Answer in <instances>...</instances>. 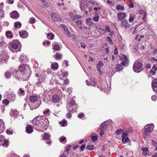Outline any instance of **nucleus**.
<instances>
[{
	"label": "nucleus",
	"mask_w": 157,
	"mask_h": 157,
	"mask_svg": "<svg viewBox=\"0 0 157 157\" xmlns=\"http://www.w3.org/2000/svg\"><path fill=\"white\" fill-rule=\"evenodd\" d=\"M48 120L45 118L40 119L39 121L34 119L33 121L34 128L38 130L42 127L48 126Z\"/></svg>",
	"instance_id": "obj_1"
},
{
	"label": "nucleus",
	"mask_w": 157,
	"mask_h": 157,
	"mask_svg": "<svg viewBox=\"0 0 157 157\" xmlns=\"http://www.w3.org/2000/svg\"><path fill=\"white\" fill-rule=\"evenodd\" d=\"M38 99V97L36 96H31L30 97V103L29 105L31 109H36L39 106L40 102L37 101Z\"/></svg>",
	"instance_id": "obj_2"
},
{
	"label": "nucleus",
	"mask_w": 157,
	"mask_h": 157,
	"mask_svg": "<svg viewBox=\"0 0 157 157\" xmlns=\"http://www.w3.org/2000/svg\"><path fill=\"white\" fill-rule=\"evenodd\" d=\"M71 100V101L67 104V109L69 112L73 113L77 112L78 106L72 99Z\"/></svg>",
	"instance_id": "obj_3"
},
{
	"label": "nucleus",
	"mask_w": 157,
	"mask_h": 157,
	"mask_svg": "<svg viewBox=\"0 0 157 157\" xmlns=\"http://www.w3.org/2000/svg\"><path fill=\"white\" fill-rule=\"evenodd\" d=\"M154 125L152 124H148L144 127V138H145V137L148 136L151 132L153 130Z\"/></svg>",
	"instance_id": "obj_4"
},
{
	"label": "nucleus",
	"mask_w": 157,
	"mask_h": 157,
	"mask_svg": "<svg viewBox=\"0 0 157 157\" xmlns=\"http://www.w3.org/2000/svg\"><path fill=\"white\" fill-rule=\"evenodd\" d=\"M5 52L4 50L0 51V64L6 63L9 59V56Z\"/></svg>",
	"instance_id": "obj_5"
},
{
	"label": "nucleus",
	"mask_w": 157,
	"mask_h": 157,
	"mask_svg": "<svg viewBox=\"0 0 157 157\" xmlns=\"http://www.w3.org/2000/svg\"><path fill=\"white\" fill-rule=\"evenodd\" d=\"M10 48H12L13 49H20L21 48V44L17 40H13L10 42L9 45Z\"/></svg>",
	"instance_id": "obj_6"
},
{
	"label": "nucleus",
	"mask_w": 157,
	"mask_h": 157,
	"mask_svg": "<svg viewBox=\"0 0 157 157\" xmlns=\"http://www.w3.org/2000/svg\"><path fill=\"white\" fill-rule=\"evenodd\" d=\"M133 70L136 73L140 72L142 70V64L140 62L136 61L134 63L133 66Z\"/></svg>",
	"instance_id": "obj_7"
},
{
	"label": "nucleus",
	"mask_w": 157,
	"mask_h": 157,
	"mask_svg": "<svg viewBox=\"0 0 157 157\" xmlns=\"http://www.w3.org/2000/svg\"><path fill=\"white\" fill-rule=\"evenodd\" d=\"M113 123L112 121L111 120H109L107 121H105L102 123L100 128L101 130H104L107 128V126L110 125Z\"/></svg>",
	"instance_id": "obj_8"
},
{
	"label": "nucleus",
	"mask_w": 157,
	"mask_h": 157,
	"mask_svg": "<svg viewBox=\"0 0 157 157\" xmlns=\"http://www.w3.org/2000/svg\"><path fill=\"white\" fill-rule=\"evenodd\" d=\"M28 68L26 69L27 73L24 74L22 75V77L24 79V80H27L29 79V77L31 74V71L29 68V66H27Z\"/></svg>",
	"instance_id": "obj_9"
},
{
	"label": "nucleus",
	"mask_w": 157,
	"mask_h": 157,
	"mask_svg": "<svg viewBox=\"0 0 157 157\" xmlns=\"http://www.w3.org/2000/svg\"><path fill=\"white\" fill-rule=\"evenodd\" d=\"M121 59L122 62L121 63V64L122 66H127L128 62L127 58L126 56L123 55L121 57Z\"/></svg>",
	"instance_id": "obj_10"
},
{
	"label": "nucleus",
	"mask_w": 157,
	"mask_h": 157,
	"mask_svg": "<svg viewBox=\"0 0 157 157\" xmlns=\"http://www.w3.org/2000/svg\"><path fill=\"white\" fill-rule=\"evenodd\" d=\"M51 15L52 19L55 21H57L61 19L60 17L58 14L53 13H52Z\"/></svg>",
	"instance_id": "obj_11"
},
{
	"label": "nucleus",
	"mask_w": 157,
	"mask_h": 157,
	"mask_svg": "<svg viewBox=\"0 0 157 157\" xmlns=\"http://www.w3.org/2000/svg\"><path fill=\"white\" fill-rule=\"evenodd\" d=\"M80 8L81 10L83 11L87 8V4L85 0H82L80 2Z\"/></svg>",
	"instance_id": "obj_12"
},
{
	"label": "nucleus",
	"mask_w": 157,
	"mask_h": 157,
	"mask_svg": "<svg viewBox=\"0 0 157 157\" xmlns=\"http://www.w3.org/2000/svg\"><path fill=\"white\" fill-rule=\"evenodd\" d=\"M10 17L12 18H17L19 16V13L17 11H13L10 13Z\"/></svg>",
	"instance_id": "obj_13"
},
{
	"label": "nucleus",
	"mask_w": 157,
	"mask_h": 157,
	"mask_svg": "<svg viewBox=\"0 0 157 157\" xmlns=\"http://www.w3.org/2000/svg\"><path fill=\"white\" fill-rule=\"evenodd\" d=\"M52 99L53 102L57 103L60 101V96L57 95H55L52 97Z\"/></svg>",
	"instance_id": "obj_14"
},
{
	"label": "nucleus",
	"mask_w": 157,
	"mask_h": 157,
	"mask_svg": "<svg viewBox=\"0 0 157 157\" xmlns=\"http://www.w3.org/2000/svg\"><path fill=\"white\" fill-rule=\"evenodd\" d=\"M152 87L154 91H157V89L155 88L157 87V79L153 80L152 82Z\"/></svg>",
	"instance_id": "obj_15"
},
{
	"label": "nucleus",
	"mask_w": 157,
	"mask_h": 157,
	"mask_svg": "<svg viewBox=\"0 0 157 157\" xmlns=\"http://www.w3.org/2000/svg\"><path fill=\"white\" fill-rule=\"evenodd\" d=\"M121 26L122 27H125L126 28L129 27V25L128 23V21L127 20H125L123 21H122L121 22Z\"/></svg>",
	"instance_id": "obj_16"
},
{
	"label": "nucleus",
	"mask_w": 157,
	"mask_h": 157,
	"mask_svg": "<svg viewBox=\"0 0 157 157\" xmlns=\"http://www.w3.org/2000/svg\"><path fill=\"white\" fill-rule=\"evenodd\" d=\"M26 130L27 133H31L33 131V127L30 125H28L26 127Z\"/></svg>",
	"instance_id": "obj_17"
},
{
	"label": "nucleus",
	"mask_w": 157,
	"mask_h": 157,
	"mask_svg": "<svg viewBox=\"0 0 157 157\" xmlns=\"http://www.w3.org/2000/svg\"><path fill=\"white\" fill-rule=\"evenodd\" d=\"M59 67L58 64L56 62H53L52 63L51 65V69L53 70H57Z\"/></svg>",
	"instance_id": "obj_18"
},
{
	"label": "nucleus",
	"mask_w": 157,
	"mask_h": 157,
	"mask_svg": "<svg viewBox=\"0 0 157 157\" xmlns=\"http://www.w3.org/2000/svg\"><path fill=\"white\" fill-rule=\"evenodd\" d=\"M19 59L21 62L24 61L27 62L28 61V58L26 56L24 55H21L19 58Z\"/></svg>",
	"instance_id": "obj_19"
},
{
	"label": "nucleus",
	"mask_w": 157,
	"mask_h": 157,
	"mask_svg": "<svg viewBox=\"0 0 157 157\" xmlns=\"http://www.w3.org/2000/svg\"><path fill=\"white\" fill-rule=\"evenodd\" d=\"M141 150L143 151V154L144 155L147 156L149 155V151L148 150V148L147 147H143L142 148Z\"/></svg>",
	"instance_id": "obj_20"
},
{
	"label": "nucleus",
	"mask_w": 157,
	"mask_h": 157,
	"mask_svg": "<svg viewBox=\"0 0 157 157\" xmlns=\"http://www.w3.org/2000/svg\"><path fill=\"white\" fill-rule=\"evenodd\" d=\"M27 66H28L27 65H25L24 64H21L19 66L18 69L20 72L24 71L25 69L28 68Z\"/></svg>",
	"instance_id": "obj_21"
},
{
	"label": "nucleus",
	"mask_w": 157,
	"mask_h": 157,
	"mask_svg": "<svg viewBox=\"0 0 157 157\" xmlns=\"http://www.w3.org/2000/svg\"><path fill=\"white\" fill-rule=\"evenodd\" d=\"M53 57L56 59L57 60L60 59L62 57V55L59 53H56Z\"/></svg>",
	"instance_id": "obj_22"
},
{
	"label": "nucleus",
	"mask_w": 157,
	"mask_h": 157,
	"mask_svg": "<svg viewBox=\"0 0 157 157\" xmlns=\"http://www.w3.org/2000/svg\"><path fill=\"white\" fill-rule=\"evenodd\" d=\"M0 41V47L1 48H5L7 46V44L3 41V38H2Z\"/></svg>",
	"instance_id": "obj_23"
},
{
	"label": "nucleus",
	"mask_w": 157,
	"mask_h": 157,
	"mask_svg": "<svg viewBox=\"0 0 157 157\" xmlns=\"http://www.w3.org/2000/svg\"><path fill=\"white\" fill-rule=\"evenodd\" d=\"M126 16L125 14L124 13L122 12L119 13L117 15L118 18L121 20H122Z\"/></svg>",
	"instance_id": "obj_24"
},
{
	"label": "nucleus",
	"mask_w": 157,
	"mask_h": 157,
	"mask_svg": "<svg viewBox=\"0 0 157 157\" xmlns=\"http://www.w3.org/2000/svg\"><path fill=\"white\" fill-rule=\"evenodd\" d=\"M20 36L23 38H25L26 37L27 33L25 31H21L19 32Z\"/></svg>",
	"instance_id": "obj_25"
},
{
	"label": "nucleus",
	"mask_w": 157,
	"mask_h": 157,
	"mask_svg": "<svg viewBox=\"0 0 157 157\" xmlns=\"http://www.w3.org/2000/svg\"><path fill=\"white\" fill-rule=\"evenodd\" d=\"M50 136V135L47 133L44 134L42 136V138L44 140H48Z\"/></svg>",
	"instance_id": "obj_26"
},
{
	"label": "nucleus",
	"mask_w": 157,
	"mask_h": 157,
	"mask_svg": "<svg viewBox=\"0 0 157 157\" xmlns=\"http://www.w3.org/2000/svg\"><path fill=\"white\" fill-rule=\"evenodd\" d=\"M6 37L8 38H12L13 37V35L11 34V31H8L6 33Z\"/></svg>",
	"instance_id": "obj_27"
},
{
	"label": "nucleus",
	"mask_w": 157,
	"mask_h": 157,
	"mask_svg": "<svg viewBox=\"0 0 157 157\" xmlns=\"http://www.w3.org/2000/svg\"><path fill=\"white\" fill-rule=\"evenodd\" d=\"M18 94L20 96H24L25 94V92L22 88H20L19 89Z\"/></svg>",
	"instance_id": "obj_28"
},
{
	"label": "nucleus",
	"mask_w": 157,
	"mask_h": 157,
	"mask_svg": "<svg viewBox=\"0 0 157 157\" xmlns=\"http://www.w3.org/2000/svg\"><path fill=\"white\" fill-rule=\"evenodd\" d=\"M86 82L87 85H91L93 86H95V82L94 80H91L90 81V82H89L88 80H86Z\"/></svg>",
	"instance_id": "obj_29"
},
{
	"label": "nucleus",
	"mask_w": 157,
	"mask_h": 157,
	"mask_svg": "<svg viewBox=\"0 0 157 157\" xmlns=\"http://www.w3.org/2000/svg\"><path fill=\"white\" fill-rule=\"evenodd\" d=\"M21 73L20 72L17 71L15 74V77L17 79H20L21 77Z\"/></svg>",
	"instance_id": "obj_30"
},
{
	"label": "nucleus",
	"mask_w": 157,
	"mask_h": 157,
	"mask_svg": "<svg viewBox=\"0 0 157 157\" xmlns=\"http://www.w3.org/2000/svg\"><path fill=\"white\" fill-rule=\"evenodd\" d=\"M9 99L12 101H14L16 99V96L13 93L9 96Z\"/></svg>",
	"instance_id": "obj_31"
},
{
	"label": "nucleus",
	"mask_w": 157,
	"mask_h": 157,
	"mask_svg": "<svg viewBox=\"0 0 157 157\" xmlns=\"http://www.w3.org/2000/svg\"><path fill=\"white\" fill-rule=\"evenodd\" d=\"M60 124H61V126H66L67 125V121L65 120H62L60 122H59Z\"/></svg>",
	"instance_id": "obj_32"
},
{
	"label": "nucleus",
	"mask_w": 157,
	"mask_h": 157,
	"mask_svg": "<svg viewBox=\"0 0 157 157\" xmlns=\"http://www.w3.org/2000/svg\"><path fill=\"white\" fill-rule=\"evenodd\" d=\"M91 19V18H89L86 20V23L89 26H91L94 25L93 23L90 21Z\"/></svg>",
	"instance_id": "obj_33"
},
{
	"label": "nucleus",
	"mask_w": 157,
	"mask_h": 157,
	"mask_svg": "<svg viewBox=\"0 0 157 157\" xmlns=\"http://www.w3.org/2000/svg\"><path fill=\"white\" fill-rule=\"evenodd\" d=\"M48 37H49L48 38V39L50 40H52L54 37V34H52L51 33H48L47 34Z\"/></svg>",
	"instance_id": "obj_34"
},
{
	"label": "nucleus",
	"mask_w": 157,
	"mask_h": 157,
	"mask_svg": "<svg viewBox=\"0 0 157 157\" xmlns=\"http://www.w3.org/2000/svg\"><path fill=\"white\" fill-rule=\"evenodd\" d=\"M104 64L101 61H99L97 65V68H100L102 67L103 66Z\"/></svg>",
	"instance_id": "obj_35"
},
{
	"label": "nucleus",
	"mask_w": 157,
	"mask_h": 157,
	"mask_svg": "<svg viewBox=\"0 0 157 157\" xmlns=\"http://www.w3.org/2000/svg\"><path fill=\"white\" fill-rule=\"evenodd\" d=\"M21 24L20 22H16L14 24V26L16 28H20L21 27Z\"/></svg>",
	"instance_id": "obj_36"
},
{
	"label": "nucleus",
	"mask_w": 157,
	"mask_h": 157,
	"mask_svg": "<svg viewBox=\"0 0 157 157\" xmlns=\"http://www.w3.org/2000/svg\"><path fill=\"white\" fill-rule=\"evenodd\" d=\"M4 141V142L2 144V145L5 147H7L8 145V141L7 140H5Z\"/></svg>",
	"instance_id": "obj_37"
},
{
	"label": "nucleus",
	"mask_w": 157,
	"mask_h": 157,
	"mask_svg": "<svg viewBox=\"0 0 157 157\" xmlns=\"http://www.w3.org/2000/svg\"><path fill=\"white\" fill-rule=\"evenodd\" d=\"M116 67V70L118 71H119L123 69L122 67L120 64L117 65Z\"/></svg>",
	"instance_id": "obj_38"
},
{
	"label": "nucleus",
	"mask_w": 157,
	"mask_h": 157,
	"mask_svg": "<svg viewBox=\"0 0 157 157\" xmlns=\"http://www.w3.org/2000/svg\"><path fill=\"white\" fill-rule=\"evenodd\" d=\"M5 76L7 78H9L11 77V74L9 72H6L5 74Z\"/></svg>",
	"instance_id": "obj_39"
},
{
	"label": "nucleus",
	"mask_w": 157,
	"mask_h": 157,
	"mask_svg": "<svg viewBox=\"0 0 157 157\" xmlns=\"http://www.w3.org/2000/svg\"><path fill=\"white\" fill-rule=\"evenodd\" d=\"M59 141L61 143H63L64 141H65L66 142V138L64 136H61L59 138Z\"/></svg>",
	"instance_id": "obj_40"
},
{
	"label": "nucleus",
	"mask_w": 157,
	"mask_h": 157,
	"mask_svg": "<svg viewBox=\"0 0 157 157\" xmlns=\"http://www.w3.org/2000/svg\"><path fill=\"white\" fill-rule=\"evenodd\" d=\"M60 26L63 29L64 32L67 31L68 30L67 27L65 25L63 24H61Z\"/></svg>",
	"instance_id": "obj_41"
},
{
	"label": "nucleus",
	"mask_w": 157,
	"mask_h": 157,
	"mask_svg": "<svg viewBox=\"0 0 157 157\" xmlns=\"http://www.w3.org/2000/svg\"><path fill=\"white\" fill-rule=\"evenodd\" d=\"M123 132L124 130L123 129H119L116 131V134L118 135L120 134L121 132Z\"/></svg>",
	"instance_id": "obj_42"
},
{
	"label": "nucleus",
	"mask_w": 157,
	"mask_h": 157,
	"mask_svg": "<svg viewBox=\"0 0 157 157\" xmlns=\"http://www.w3.org/2000/svg\"><path fill=\"white\" fill-rule=\"evenodd\" d=\"M117 10H124V7L121 6V5H118L116 7V8Z\"/></svg>",
	"instance_id": "obj_43"
},
{
	"label": "nucleus",
	"mask_w": 157,
	"mask_h": 157,
	"mask_svg": "<svg viewBox=\"0 0 157 157\" xmlns=\"http://www.w3.org/2000/svg\"><path fill=\"white\" fill-rule=\"evenodd\" d=\"M129 139L127 137H126L124 138H122V141L124 143L127 142L129 141Z\"/></svg>",
	"instance_id": "obj_44"
},
{
	"label": "nucleus",
	"mask_w": 157,
	"mask_h": 157,
	"mask_svg": "<svg viewBox=\"0 0 157 157\" xmlns=\"http://www.w3.org/2000/svg\"><path fill=\"white\" fill-rule=\"evenodd\" d=\"M86 148L87 149L90 150H92L93 149V145H87Z\"/></svg>",
	"instance_id": "obj_45"
},
{
	"label": "nucleus",
	"mask_w": 157,
	"mask_h": 157,
	"mask_svg": "<svg viewBox=\"0 0 157 157\" xmlns=\"http://www.w3.org/2000/svg\"><path fill=\"white\" fill-rule=\"evenodd\" d=\"M93 20L96 22H97L99 20V17L98 15H96L93 17Z\"/></svg>",
	"instance_id": "obj_46"
},
{
	"label": "nucleus",
	"mask_w": 157,
	"mask_h": 157,
	"mask_svg": "<svg viewBox=\"0 0 157 157\" xmlns=\"http://www.w3.org/2000/svg\"><path fill=\"white\" fill-rule=\"evenodd\" d=\"M152 69L154 71L153 75H154L156 74V71L157 69V67H156L155 65H154L152 67Z\"/></svg>",
	"instance_id": "obj_47"
},
{
	"label": "nucleus",
	"mask_w": 157,
	"mask_h": 157,
	"mask_svg": "<svg viewBox=\"0 0 157 157\" xmlns=\"http://www.w3.org/2000/svg\"><path fill=\"white\" fill-rule=\"evenodd\" d=\"M82 17V16L78 15H76L75 16L73 17V18H72V19L73 20H75L76 19H78L79 18H81Z\"/></svg>",
	"instance_id": "obj_48"
},
{
	"label": "nucleus",
	"mask_w": 157,
	"mask_h": 157,
	"mask_svg": "<svg viewBox=\"0 0 157 157\" xmlns=\"http://www.w3.org/2000/svg\"><path fill=\"white\" fill-rule=\"evenodd\" d=\"M30 23L31 24H34L35 22V19L34 18H30L29 19Z\"/></svg>",
	"instance_id": "obj_49"
},
{
	"label": "nucleus",
	"mask_w": 157,
	"mask_h": 157,
	"mask_svg": "<svg viewBox=\"0 0 157 157\" xmlns=\"http://www.w3.org/2000/svg\"><path fill=\"white\" fill-rule=\"evenodd\" d=\"M90 137H91L92 140L93 141H96L98 139L97 137L96 136H90Z\"/></svg>",
	"instance_id": "obj_50"
},
{
	"label": "nucleus",
	"mask_w": 157,
	"mask_h": 157,
	"mask_svg": "<svg viewBox=\"0 0 157 157\" xmlns=\"http://www.w3.org/2000/svg\"><path fill=\"white\" fill-rule=\"evenodd\" d=\"M6 133L8 134L11 135L12 134V130L10 129H8L6 130Z\"/></svg>",
	"instance_id": "obj_51"
},
{
	"label": "nucleus",
	"mask_w": 157,
	"mask_h": 157,
	"mask_svg": "<svg viewBox=\"0 0 157 157\" xmlns=\"http://www.w3.org/2000/svg\"><path fill=\"white\" fill-rule=\"evenodd\" d=\"M86 145L85 144H82L81 146L80 147V151H82L85 147Z\"/></svg>",
	"instance_id": "obj_52"
},
{
	"label": "nucleus",
	"mask_w": 157,
	"mask_h": 157,
	"mask_svg": "<svg viewBox=\"0 0 157 157\" xmlns=\"http://www.w3.org/2000/svg\"><path fill=\"white\" fill-rule=\"evenodd\" d=\"M66 35L69 37L70 38L71 37V34L68 30L67 31L65 32Z\"/></svg>",
	"instance_id": "obj_53"
},
{
	"label": "nucleus",
	"mask_w": 157,
	"mask_h": 157,
	"mask_svg": "<svg viewBox=\"0 0 157 157\" xmlns=\"http://www.w3.org/2000/svg\"><path fill=\"white\" fill-rule=\"evenodd\" d=\"M146 16H147V13L146 12L144 13V17H143L142 19L143 21H146Z\"/></svg>",
	"instance_id": "obj_54"
},
{
	"label": "nucleus",
	"mask_w": 157,
	"mask_h": 157,
	"mask_svg": "<svg viewBox=\"0 0 157 157\" xmlns=\"http://www.w3.org/2000/svg\"><path fill=\"white\" fill-rule=\"evenodd\" d=\"M151 98L153 101H155L157 99V97L156 96L153 95L151 96Z\"/></svg>",
	"instance_id": "obj_55"
},
{
	"label": "nucleus",
	"mask_w": 157,
	"mask_h": 157,
	"mask_svg": "<svg viewBox=\"0 0 157 157\" xmlns=\"http://www.w3.org/2000/svg\"><path fill=\"white\" fill-rule=\"evenodd\" d=\"M2 103L3 104H5L6 105L8 104L9 103V101L8 100L6 99L5 100H3L2 101Z\"/></svg>",
	"instance_id": "obj_56"
},
{
	"label": "nucleus",
	"mask_w": 157,
	"mask_h": 157,
	"mask_svg": "<svg viewBox=\"0 0 157 157\" xmlns=\"http://www.w3.org/2000/svg\"><path fill=\"white\" fill-rule=\"evenodd\" d=\"M71 146L70 145H68L66 148L65 151L66 152H68L70 150Z\"/></svg>",
	"instance_id": "obj_57"
},
{
	"label": "nucleus",
	"mask_w": 157,
	"mask_h": 157,
	"mask_svg": "<svg viewBox=\"0 0 157 157\" xmlns=\"http://www.w3.org/2000/svg\"><path fill=\"white\" fill-rule=\"evenodd\" d=\"M97 68L98 71V72L99 74L100 75H101L103 74V72L101 70L100 68Z\"/></svg>",
	"instance_id": "obj_58"
},
{
	"label": "nucleus",
	"mask_w": 157,
	"mask_h": 157,
	"mask_svg": "<svg viewBox=\"0 0 157 157\" xmlns=\"http://www.w3.org/2000/svg\"><path fill=\"white\" fill-rule=\"evenodd\" d=\"M5 140V138L2 135L0 136V141H3Z\"/></svg>",
	"instance_id": "obj_59"
},
{
	"label": "nucleus",
	"mask_w": 157,
	"mask_h": 157,
	"mask_svg": "<svg viewBox=\"0 0 157 157\" xmlns=\"http://www.w3.org/2000/svg\"><path fill=\"white\" fill-rule=\"evenodd\" d=\"M60 47L58 44H55L54 46L53 49H59Z\"/></svg>",
	"instance_id": "obj_60"
},
{
	"label": "nucleus",
	"mask_w": 157,
	"mask_h": 157,
	"mask_svg": "<svg viewBox=\"0 0 157 157\" xmlns=\"http://www.w3.org/2000/svg\"><path fill=\"white\" fill-rule=\"evenodd\" d=\"M70 112H69V113H67V117L70 118L71 117H72V114Z\"/></svg>",
	"instance_id": "obj_61"
},
{
	"label": "nucleus",
	"mask_w": 157,
	"mask_h": 157,
	"mask_svg": "<svg viewBox=\"0 0 157 157\" xmlns=\"http://www.w3.org/2000/svg\"><path fill=\"white\" fill-rule=\"evenodd\" d=\"M105 30L108 33H109L111 31L109 27L107 26L105 27Z\"/></svg>",
	"instance_id": "obj_62"
},
{
	"label": "nucleus",
	"mask_w": 157,
	"mask_h": 157,
	"mask_svg": "<svg viewBox=\"0 0 157 157\" xmlns=\"http://www.w3.org/2000/svg\"><path fill=\"white\" fill-rule=\"evenodd\" d=\"M4 17V12L2 11L0 12V18L3 17Z\"/></svg>",
	"instance_id": "obj_63"
},
{
	"label": "nucleus",
	"mask_w": 157,
	"mask_h": 157,
	"mask_svg": "<svg viewBox=\"0 0 157 157\" xmlns=\"http://www.w3.org/2000/svg\"><path fill=\"white\" fill-rule=\"evenodd\" d=\"M83 116L84 114L83 113H81L79 114L78 116V117L80 119Z\"/></svg>",
	"instance_id": "obj_64"
}]
</instances>
